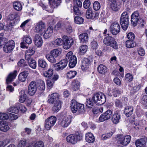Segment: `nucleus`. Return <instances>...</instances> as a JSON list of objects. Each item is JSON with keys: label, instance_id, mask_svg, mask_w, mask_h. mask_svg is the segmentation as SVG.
Returning a JSON list of instances; mask_svg holds the SVG:
<instances>
[{"label": "nucleus", "instance_id": "obj_1", "mask_svg": "<svg viewBox=\"0 0 147 147\" xmlns=\"http://www.w3.org/2000/svg\"><path fill=\"white\" fill-rule=\"evenodd\" d=\"M70 107L73 113L77 112L79 114H81L85 111L84 105L78 103L75 100H71Z\"/></svg>", "mask_w": 147, "mask_h": 147}, {"label": "nucleus", "instance_id": "obj_2", "mask_svg": "<svg viewBox=\"0 0 147 147\" xmlns=\"http://www.w3.org/2000/svg\"><path fill=\"white\" fill-rule=\"evenodd\" d=\"M92 99L94 102L98 105L104 104L106 100L105 95L101 92H98L94 94L92 97Z\"/></svg>", "mask_w": 147, "mask_h": 147}, {"label": "nucleus", "instance_id": "obj_3", "mask_svg": "<svg viewBox=\"0 0 147 147\" xmlns=\"http://www.w3.org/2000/svg\"><path fill=\"white\" fill-rule=\"evenodd\" d=\"M129 19L128 13L126 11L123 12L121 15L120 23L122 28L124 30L127 29L128 26Z\"/></svg>", "mask_w": 147, "mask_h": 147}, {"label": "nucleus", "instance_id": "obj_4", "mask_svg": "<svg viewBox=\"0 0 147 147\" xmlns=\"http://www.w3.org/2000/svg\"><path fill=\"white\" fill-rule=\"evenodd\" d=\"M103 42L106 45L110 46L115 49H118V44L114 38L113 37H106L103 39Z\"/></svg>", "mask_w": 147, "mask_h": 147}, {"label": "nucleus", "instance_id": "obj_5", "mask_svg": "<svg viewBox=\"0 0 147 147\" xmlns=\"http://www.w3.org/2000/svg\"><path fill=\"white\" fill-rule=\"evenodd\" d=\"M66 59L69 61V66L71 68H73L76 65L77 63L76 57L73 55V53L71 51L68 52L67 54Z\"/></svg>", "mask_w": 147, "mask_h": 147}, {"label": "nucleus", "instance_id": "obj_6", "mask_svg": "<svg viewBox=\"0 0 147 147\" xmlns=\"http://www.w3.org/2000/svg\"><path fill=\"white\" fill-rule=\"evenodd\" d=\"M57 118L56 117L52 116L45 120V127L47 130H50L56 122Z\"/></svg>", "mask_w": 147, "mask_h": 147}, {"label": "nucleus", "instance_id": "obj_7", "mask_svg": "<svg viewBox=\"0 0 147 147\" xmlns=\"http://www.w3.org/2000/svg\"><path fill=\"white\" fill-rule=\"evenodd\" d=\"M131 139V136L128 135L121 137L118 140L117 144L120 147L126 146L129 143Z\"/></svg>", "mask_w": 147, "mask_h": 147}, {"label": "nucleus", "instance_id": "obj_8", "mask_svg": "<svg viewBox=\"0 0 147 147\" xmlns=\"http://www.w3.org/2000/svg\"><path fill=\"white\" fill-rule=\"evenodd\" d=\"M63 48L65 49H69L73 44L74 42L73 39L70 37H68L64 36L63 37Z\"/></svg>", "mask_w": 147, "mask_h": 147}, {"label": "nucleus", "instance_id": "obj_9", "mask_svg": "<svg viewBox=\"0 0 147 147\" xmlns=\"http://www.w3.org/2000/svg\"><path fill=\"white\" fill-rule=\"evenodd\" d=\"M15 47V42L13 40H11L6 43L3 48V51L7 53L12 51Z\"/></svg>", "mask_w": 147, "mask_h": 147}, {"label": "nucleus", "instance_id": "obj_10", "mask_svg": "<svg viewBox=\"0 0 147 147\" xmlns=\"http://www.w3.org/2000/svg\"><path fill=\"white\" fill-rule=\"evenodd\" d=\"M93 61L92 59L90 57L84 58L82 61L81 67L83 70L87 69Z\"/></svg>", "mask_w": 147, "mask_h": 147}, {"label": "nucleus", "instance_id": "obj_11", "mask_svg": "<svg viewBox=\"0 0 147 147\" xmlns=\"http://www.w3.org/2000/svg\"><path fill=\"white\" fill-rule=\"evenodd\" d=\"M46 25L42 21H40L36 24L35 28V32L42 35L45 30Z\"/></svg>", "mask_w": 147, "mask_h": 147}, {"label": "nucleus", "instance_id": "obj_12", "mask_svg": "<svg viewBox=\"0 0 147 147\" xmlns=\"http://www.w3.org/2000/svg\"><path fill=\"white\" fill-rule=\"evenodd\" d=\"M110 31L113 35L118 34L120 30V27L119 24L117 22L112 23L110 27Z\"/></svg>", "mask_w": 147, "mask_h": 147}, {"label": "nucleus", "instance_id": "obj_13", "mask_svg": "<svg viewBox=\"0 0 147 147\" xmlns=\"http://www.w3.org/2000/svg\"><path fill=\"white\" fill-rule=\"evenodd\" d=\"M23 41L20 43V47L22 48L27 49L28 47L26 46L27 44L29 45L31 44L32 40L30 36L29 35H25L23 38Z\"/></svg>", "mask_w": 147, "mask_h": 147}, {"label": "nucleus", "instance_id": "obj_14", "mask_svg": "<svg viewBox=\"0 0 147 147\" xmlns=\"http://www.w3.org/2000/svg\"><path fill=\"white\" fill-rule=\"evenodd\" d=\"M112 112L111 110H108L100 116L99 120L100 122H103L109 119L111 117Z\"/></svg>", "mask_w": 147, "mask_h": 147}, {"label": "nucleus", "instance_id": "obj_15", "mask_svg": "<svg viewBox=\"0 0 147 147\" xmlns=\"http://www.w3.org/2000/svg\"><path fill=\"white\" fill-rule=\"evenodd\" d=\"M59 95L57 93H54L49 94L48 97L47 102L48 103L53 104L57 100H59Z\"/></svg>", "mask_w": 147, "mask_h": 147}, {"label": "nucleus", "instance_id": "obj_16", "mask_svg": "<svg viewBox=\"0 0 147 147\" xmlns=\"http://www.w3.org/2000/svg\"><path fill=\"white\" fill-rule=\"evenodd\" d=\"M37 90L36 84L35 82H31L28 88V93L31 96L34 95Z\"/></svg>", "mask_w": 147, "mask_h": 147}, {"label": "nucleus", "instance_id": "obj_17", "mask_svg": "<svg viewBox=\"0 0 147 147\" xmlns=\"http://www.w3.org/2000/svg\"><path fill=\"white\" fill-rule=\"evenodd\" d=\"M67 63V61L66 59L61 60L58 63L55 64V69L57 71L62 70L66 67Z\"/></svg>", "mask_w": 147, "mask_h": 147}, {"label": "nucleus", "instance_id": "obj_18", "mask_svg": "<svg viewBox=\"0 0 147 147\" xmlns=\"http://www.w3.org/2000/svg\"><path fill=\"white\" fill-rule=\"evenodd\" d=\"M71 120L69 116H65L60 122L59 124L62 127H66L70 124Z\"/></svg>", "mask_w": 147, "mask_h": 147}, {"label": "nucleus", "instance_id": "obj_19", "mask_svg": "<svg viewBox=\"0 0 147 147\" xmlns=\"http://www.w3.org/2000/svg\"><path fill=\"white\" fill-rule=\"evenodd\" d=\"M140 19L139 12L138 11L134 12L131 15V22L132 24L136 26L138 22V20Z\"/></svg>", "mask_w": 147, "mask_h": 147}, {"label": "nucleus", "instance_id": "obj_20", "mask_svg": "<svg viewBox=\"0 0 147 147\" xmlns=\"http://www.w3.org/2000/svg\"><path fill=\"white\" fill-rule=\"evenodd\" d=\"M98 13L92 11L91 8H88L86 11V16L88 19H94L98 16Z\"/></svg>", "mask_w": 147, "mask_h": 147}, {"label": "nucleus", "instance_id": "obj_21", "mask_svg": "<svg viewBox=\"0 0 147 147\" xmlns=\"http://www.w3.org/2000/svg\"><path fill=\"white\" fill-rule=\"evenodd\" d=\"M147 142V138L144 137L138 139L135 142L136 147H145Z\"/></svg>", "mask_w": 147, "mask_h": 147}, {"label": "nucleus", "instance_id": "obj_22", "mask_svg": "<svg viewBox=\"0 0 147 147\" xmlns=\"http://www.w3.org/2000/svg\"><path fill=\"white\" fill-rule=\"evenodd\" d=\"M110 4V8L114 11H117L119 9V5L117 4L116 0H108Z\"/></svg>", "mask_w": 147, "mask_h": 147}, {"label": "nucleus", "instance_id": "obj_23", "mask_svg": "<svg viewBox=\"0 0 147 147\" xmlns=\"http://www.w3.org/2000/svg\"><path fill=\"white\" fill-rule=\"evenodd\" d=\"M35 45L38 47H40L42 45L43 41L42 37L38 35H35L34 39Z\"/></svg>", "mask_w": 147, "mask_h": 147}, {"label": "nucleus", "instance_id": "obj_24", "mask_svg": "<svg viewBox=\"0 0 147 147\" xmlns=\"http://www.w3.org/2000/svg\"><path fill=\"white\" fill-rule=\"evenodd\" d=\"M7 123L5 121H0V130L3 132H6L9 129Z\"/></svg>", "mask_w": 147, "mask_h": 147}, {"label": "nucleus", "instance_id": "obj_25", "mask_svg": "<svg viewBox=\"0 0 147 147\" xmlns=\"http://www.w3.org/2000/svg\"><path fill=\"white\" fill-rule=\"evenodd\" d=\"M50 4V7L52 10L51 11H53V9L56 7H57L61 2V0H48Z\"/></svg>", "mask_w": 147, "mask_h": 147}, {"label": "nucleus", "instance_id": "obj_26", "mask_svg": "<svg viewBox=\"0 0 147 147\" xmlns=\"http://www.w3.org/2000/svg\"><path fill=\"white\" fill-rule=\"evenodd\" d=\"M121 115L118 112L116 111L113 114L111 118V121L113 123L117 124L119 122Z\"/></svg>", "mask_w": 147, "mask_h": 147}, {"label": "nucleus", "instance_id": "obj_27", "mask_svg": "<svg viewBox=\"0 0 147 147\" xmlns=\"http://www.w3.org/2000/svg\"><path fill=\"white\" fill-rule=\"evenodd\" d=\"M67 141L73 144H75L77 142L76 136L75 135L70 134L66 138Z\"/></svg>", "mask_w": 147, "mask_h": 147}, {"label": "nucleus", "instance_id": "obj_28", "mask_svg": "<svg viewBox=\"0 0 147 147\" xmlns=\"http://www.w3.org/2000/svg\"><path fill=\"white\" fill-rule=\"evenodd\" d=\"M85 139L86 141L89 143H93L95 140L93 134L90 132L86 134Z\"/></svg>", "mask_w": 147, "mask_h": 147}, {"label": "nucleus", "instance_id": "obj_29", "mask_svg": "<svg viewBox=\"0 0 147 147\" xmlns=\"http://www.w3.org/2000/svg\"><path fill=\"white\" fill-rule=\"evenodd\" d=\"M28 74L27 71H24L21 73L18 76V80L21 82H24Z\"/></svg>", "mask_w": 147, "mask_h": 147}, {"label": "nucleus", "instance_id": "obj_30", "mask_svg": "<svg viewBox=\"0 0 147 147\" xmlns=\"http://www.w3.org/2000/svg\"><path fill=\"white\" fill-rule=\"evenodd\" d=\"M133 111L134 109L132 106H127L125 109L124 113L127 117H129L132 114Z\"/></svg>", "mask_w": 147, "mask_h": 147}, {"label": "nucleus", "instance_id": "obj_31", "mask_svg": "<svg viewBox=\"0 0 147 147\" xmlns=\"http://www.w3.org/2000/svg\"><path fill=\"white\" fill-rule=\"evenodd\" d=\"M53 32V28L51 27H49L43 35L44 38L47 39L50 37L52 35Z\"/></svg>", "mask_w": 147, "mask_h": 147}, {"label": "nucleus", "instance_id": "obj_32", "mask_svg": "<svg viewBox=\"0 0 147 147\" xmlns=\"http://www.w3.org/2000/svg\"><path fill=\"white\" fill-rule=\"evenodd\" d=\"M52 107L53 111L54 112H57L60 109L61 107V103L60 100H57L55 102Z\"/></svg>", "mask_w": 147, "mask_h": 147}, {"label": "nucleus", "instance_id": "obj_33", "mask_svg": "<svg viewBox=\"0 0 147 147\" xmlns=\"http://www.w3.org/2000/svg\"><path fill=\"white\" fill-rule=\"evenodd\" d=\"M17 71L15 70L13 72L9 74L6 79V82L7 84L13 81V79L15 78L17 76Z\"/></svg>", "mask_w": 147, "mask_h": 147}, {"label": "nucleus", "instance_id": "obj_34", "mask_svg": "<svg viewBox=\"0 0 147 147\" xmlns=\"http://www.w3.org/2000/svg\"><path fill=\"white\" fill-rule=\"evenodd\" d=\"M62 51L61 49L58 48L55 49L51 51L50 52V54L54 56L55 57H57L60 55Z\"/></svg>", "mask_w": 147, "mask_h": 147}, {"label": "nucleus", "instance_id": "obj_35", "mask_svg": "<svg viewBox=\"0 0 147 147\" xmlns=\"http://www.w3.org/2000/svg\"><path fill=\"white\" fill-rule=\"evenodd\" d=\"M97 70L99 73L103 74L107 72V68L105 65L100 64L98 66Z\"/></svg>", "mask_w": 147, "mask_h": 147}, {"label": "nucleus", "instance_id": "obj_36", "mask_svg": "<svg viewBox=\"0 0 147 147\" xmlns=\"http://www.w3.org/2000/svg\"><path fill=\"white\" fill-rule=\"evenodd\" d=\"M79 37L82 42H86L88 40V35L86 33H83L80 34Z\"/></svg>", "mask_w": 147, "mask_h": 147}, {"label": "nucleus", "instance_id": "obj_37", "mask_svg": "<svg viewBox=\"0 0 147 147\" xmlns=\"http://www.w3.org/2000/svg\"><path fill=\"white\" fill-rule=\"evenodd\" d=\"M13 6L14 9L17 11H21L22 9L21 4L18 1H15L13 2Z\"/></svg>", "mask_w": 147, "mask_h": 147}, {"label": "nucleus", "instance_id": "obj_38", "mask_svg": "<svg viewBox=\"0 0 147 147\" xmlns=\"http://www.w3.org/2000/svg\"><path fill=\"white\" fill-rule=\"evenodd\" d=\"M17 103L15 106L11 107L7 109V111L11 113H17L19 111V107Z\"/></svg>", "mask_w": 147, "mask_h": 147}, {"label": "nucleus", "instance_id": "obj_39", "mask_svg": "<svg viewBox=\"0 0 147 147\" xmlns=\"http://www.w3.org/2000/svg\"><path fill=\"white\" fill-rule=\"evenodd\" d=\"M80 83L78 81L74 80L72 83V88L74 91L78 90L80 87Z\"/></svg>", "mask_w": 147, "mask_h": 147}, {"label": "nucleus", "instance_id": "obj_40", "mask_svg": "<svg viewBox=\"0 0 147 147\" xmlns=\"http://www.w3.org/2000/svg\"><path fill=\"white\" fill-rule=\"evenodd\" d=\"M92 98H89L86 100V106L89 109H91L94 107V104L93 102Z\"/></svg>", "mask_w": 147, "mask_h": 147}, {"label": "nucleus", "instance_id": "obj_41", "mask_svg": "<svg viewBox=\"0 0 147 147\" xmlns=\"http://www.w3.org/2000/svg\"><path fill=\"white\" fill-rule=\"evenodd\" d=\"M126 47L128 48H131L135 47L136 44L133 40H128L125 42Z\"/></svg>", "mask_w": 147, "mask_h": 147}, {"label": "nucleus", "instance_id": "obj_42", "mask_svg": "<svg viewBox=\"0 0 147 147\" xmlns=\"http://www.w3.org/2000/svg\"><path fill=\"white\" fill-rule=\"evenodd\" d=\"M20 93L21 95L20 96L19 101L21 103H23L26 99L27 95L24 90H22Z\"/></svg>", "mask_w": 147, "mask_h": 147}, {"label": "nucleus", "instance_id": "obj_43", "mask_svg": "<svg viewBox=\"0 0 147 147\" xmlns=\"http://www.w3.org/2000/svg\"><path fill=\"white\" fill-rule=\"evenodd\" d=\"M53 70L51 68H49L47 71H45L43 73V76L45 77L49 78L51 77L53 74Z\"/></svg>", "mask_w": 147, "mask_h": 147}, {"label": "nucleus", "instance_id": "obj_44", "mask_svg": "<svg viewBox=\"0 0 147 147\" xmlns=\"http://www.w3.org/2000/svg\"><path fill=\"white\" fill-rule=\"evenodd\" d=\"M84 21V19L81 17L77 16L75 17L74 18V22L77 24H81L83 23Z\"/></svg>", "mask_w": 147, "mask_h": 147}, {"label": "nucleus", "instance_id": "obj_45", "mask_svg": "<svg viewBox=\"0 0 147 147\" xmlns=\"http://www.w3.org/2000/svg\"><path fill=\"white\" fill-rule=\"evenodd\" d=\"M45 57L51 63H55L56 62V60L55 57L52 55H46Z\"/></svg>", "mask_w": 147, "mask_h": 147}, {"label": "nucleus", "instance_id": "obj_46", "mask_svg": "<svg viewBox=\"0 0 147 147\" xmlns=\"http://www.w3.org/2000/svg\"><path fill=\"white\" fill-rule=\"evenodd\" d=\"M141 103L144 107L147 108V95L143 96L141 100Z\"/></svg>", "mask_w": 147, "mask_h": 147}, {"label": "nucleus", "instance_id": "obj_47", "mask_svg": "<svg viewBox=\"0 0 147 147\" xmlns=\"http://www.w3.org/2000/svg\"><path fill=\"white\" fill-rule=\"evenodd\" d=\"M63 40L61 38H58L52 42V43L55 46H59L62 45L63 43Z\"/></svg>", "mask_w": 147, "mask_h": 147}, {"label": "nucleus", "instance_id": "obj_48", "mask_svg": "<svg viewBox=\"0 0 147 147\" xmlns=\"http://www.w3.org/2000/svg\"><path fill=\"white\" fill-rule=\"evenodd\" d=\"M38 62V66L42 68H45L47 65V63L44 60L42 59H39Z\"/></svg>", "mask_w": 147, "mask_h": 147}, {"label": "nucleus", "instance_id": "obj_49", "mask_svg": "<svg viewBox=\"0 0 147 147\" xmlns=\"http://www.w3.org/2000/svg\"><path fill=\"white\" fill-rule=\"evenodd\" d=\"M77 74V72L75 71H70L67 73V77L69 79L73 78L75 77Z\"/></svg>", "mask_w": 147, "mask_h": 147}, {"label": "nucleus", "instance_id": "obj_50", "mask_svg": "<svg viewBox=\"0 0 147 147\" xmlns=\"http://www.w3.org/2000/svg\"><path fill=\"white\" fill-rule=\"evenodd\" d=\"M113 133L111 132L109 133L104 134L102 135L101 137L102 140H104L108 139L110 138L113 135Z\"/></svg>", "mask_w": 147, "mask_h": 147}, {"label": "nucleus", "instance_id": "obj_51", "mask_svg": "<svg viewBox=\"0 0 147 147\" xmlns=\"http://www.w3.org/2000/svg\"><path fill=\"white\" fill-rule=\"evenodd\" d=\"M29 66L32 68L35 69L36 66V61L34 59L30 60L28 62Z\"/></svg>", "mask_w": 147, "mask_h": 147}, {"label": "nucleus", "instance_id": "obj_52", "mask_svg": "<svg viewBox=\"0 0 147 147\" xmlns=\"http://www.w3.org/2000/svg\"><path fill=\"white\" fill-rule=\"evenodd\" d=\"M74 13L76 15H80L82 13L80 10L79 7L76 6H74L73 8Z\"/></svg>", "mask_w": 147, "mask_h": 147}, {"label": "nucleus", "instance_id": "obj_53", "mask_svg": "<svg viewBox=\"0 0 147 147\" xmlns=\"http://www.w3.org/2000/svg\"><path fill=\"white\" fill-rule=\"evenodd\" d=\"M38 88L40 90H44L45 89V83L42 80H40L39 82Z\"/></svg>", "mask_w": 147, "mask_h": 147}, {"label": "nucleus", "instance_id": "obj_54", "mask_svg": "<svg viewBox=\"0 0 147 147\" xmlns=\"http://www.w3.org/2000/svg\"><path fill=\"white\" fill-rule=\"evenodd\" d=\"M93 7L94 10L96 11L99 10L100 8V3L98 1H95L94 3Z\"/></svg>", "mask_w": 147, "mask_h": 147}, {"label": "nucleus", "instance_id": "obj_55", "mask_svg": "<svg viewBox=\"0 0 147 147\" xmlns=\"http://www.w3.org/2000/svg\"><path fill=\"white\" fill-rule=\"evenodd\" d=\"M3 34L1 33L0 34V46L4 44V43L6 42L7 39L4 38L3 37Z\"/></svg>", "mask_w": 147, "mask_h": 147}, {"label": "nucleus", "instance_id": "obj_56", "mask_svg": "<svg viewBox=\"0 0 147 147\" xmlns=\"http://www.w3.org/2000/svg\"><path fill=\"white\" fill-rule=\"evenodd\" d=\"M9 118L8 114L6 113H0V120H5Z\"/></svg>", "mask_w": 147, "mask_h": 147}, {"label": "nucleus", "instance_id": "obj_57", "mask_svg": "<svg viewBox=\"0 0 147 147\" xmlns=\"http://www.w3.org/2000/svg\"><path fill=\"white\" fill-rule=\"evenodd\" d=\"M8 140H4L3 141H0V147H5L9 143Z\"/></svg>", "mask_w": 147, "mask_h": 147}, {"label": "nucleus", "instance_id": "obj_58", "mask_svg": "<svg viewBox=\"0 0 147 147\" xmlns=\"http://www.w3.org/2000/svg\"><path fill=\"white\" fill-rule=\"evenodd\" d=\"M133 78L132 76L130 73L127 74L125 76V80L127 81H132L133 79Z\"/></svg>", "mask_w": 147, "mask_h": 147}, {"label": "nucleus", "instance_id": "obj_59", "mask_svg": "<svg viewBox=\"0 0 147 147\" xmlns=\"http://www.w3.org/2000/svg\"><path fill=\"white\" fill-rule=\"evenodd\" d=\"M92 48L93 49H96L97 48L98 45L97 42L95 40H93L91 43Z\"/></svg>", "mask_w": 147, "mask_h": 147}, {"label": "nucleus", "instance_id": "obj_60", "mask_svg": "<svg viewBox=\"0 0 147 147\" xmlns=\"http://www.w3.org/2000/svg\"><path fill=\"white\" fill-rule=\"evenodd\" d=\"M115 104L116 107L119 108H121L123 107L122 102L119 100H116L115 101Z\"/></svg>", "mask_w": 147, "mask_h": 147}, {"label": "nucleus", "instance_id": "obj_61", "mask_svg": "<svg viewBox=\"0 0 147 147\" xmlns=\"http://www.w3.org/2000/svg\"><path fill=\"white\" fill-rule=\"evenodd\" d=\"M90 5V1L89 0H85L83 3L84 7L85 9L89 8Z\"/></svg>", "mask_w": 147, "mask_h": 147}, {"label": "nucleus", "instance_id": "obj_62", "mask_svg": "<svg viewBox=\"0 0 147 147\" xmlns=\"http://www.w3.org/2000/svg\"><path fill=\"white\" fill-rule=\"evenodd\" d=\"M121 93V91L117 89H114L113 91V95L115 97L118 96Z\"/></svg>", "mask_w": 147, "mask_h": 147}, {"label": "nucleus", "instance_id": "obj_63", "mask_svg": "<svg viewBox=\"0 0 147 147\" xmlns=\"http://www.w3.org/2000/svg\"><path fill=\"white\" fill-rule=\"evenodd\" d=\"M26 142L25 140H22L19 142L18 144V147H24L26 144Z\"/></svg>", "mask_w": 147, "mask_h": 147}, {"label": "nucleus", "instance_id": "obj_64", "mask_svg": "<svg viewBox=\"0 0 147 147\" xmlns=\"http://www.w3.org/2000/svg\"><path fill=\"white\" fill-rule=\"evenodd\" d=\"M44 144L42 142L39 141L36 142L34 145L33 147H43Z\"/></svg>", "mask_w": 147, "mask_h": 147}]
</instances>
